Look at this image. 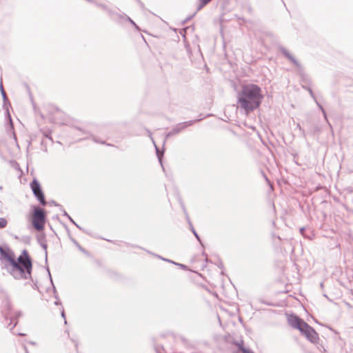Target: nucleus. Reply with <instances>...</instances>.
Here are the masks:
<instances>
[{
  "mask_svg": "<svg viewBox=\"0 0 353 353\" xmlns=\"http://www.w3.org/2000/svg\"><path fill=\"white\" fill-rule=\"evenodd\" d=\"M0 261L14 279L26 280L30 279L32 272V259L27 250H22L21 254L15 258L14 252L8 246L0 245Z\"/></svg>",
  "mask_w": 353,
  "mask_h": 353,
  "instance_id": "obj_1",
  "label": "nucleus"
},
{
  "mask_svg": "<svg viewBox=\"0 0 353 353\" xmlns=\"http://www.w3.org/2000/svg\"><path fill=\"white\" fill-rule=\"evenodd\" d=\"M263 99L261 88L256 84L247 83L238 93L237 104L247 114L257 109Z\"/></svg>",
  "mask_w": 353,
  "mask_h": 353,
  "instance_id": "obj_2",
  "label": "nucleus"
},
{
  "mask_svg": "<svg viewBox=\"0 0 353 353\" xmlns=\"http://www.w3.org/2000/svg\"><path fill=\"white\" fill-rule=\"evenodd\" d=\"M201 119H202L190 120L188 121H184V122L179 123L178 124H176L170 131H169L168 133L165 134V139H164V141L163 143V149L161 151L159 150V147L156 145L154 141L153 140V138L152 137V134H151L150 131L149 130H147V131L149 134V137L152 139V141L154 143V145L155 147L156 154L158 158L159 162L160 163V164L161 165L163 168V154H164V151H165L164 145L166 142V140L168 138H170L175 134H179V132H181L182 130L187 128L188 127L192 125L196 122L200 121Z\"/></svg>",
  "mask_w": 353,
  "mask_h": 353,
  "instance_id": "obj_3",
  "label": "nucleus"
},
{
  "mask_svg": "<svg viewBox=\"0 0 353 353\" xmlns=\"http://www.w3.org/2000/svg\"><path fill=\"white\" fill-rule=\"evenodd\" d=\"M279 51L282 53V54L288 59L290 62H292L299 70L301 81L303 83V85H310L311 83L310 78L303 72V69L300 63L288 52V50L282 46L279 47Z\"/></svg>",
  "mask_w": 353,
  "mask_h": 353,
  "instance_id": "obj_4",
  "label": "nucleus"
},
{
  "mask_svg": "<svg viewBox=\"0 0 353 353\" xmlns=\"http://www.w3.org/2000/svg\"><path fill=\"white\" fill-rule=\"evenodd\" d=\"M32 226L37 230H43L47 219L46 212L43 209L39 208L35 205L32 206Z\"/></svg>",
  "mask_w": 353,
  "mask_h": 353,
  "instance_id": "obj_5",
  "label": "nucleus"
},
{
  "mask_svg": "<svg viewBox=\"0 0 353 353\" xmlns=\"http://www.w3.org/2000/svg\"><path fill=\"white\" fill-rule=\"evenodd\" d=\"M30 186L32 191L33 195L36 197L40 204L43 206L46 205L47 202L46 201L45 194L39 181L36 178H34L30 182Z\"/></svg>",
  "mask_w": 353,
  "mask_h": 353,
  "instance_id": "obj_6",
  "label": "nucleus"
},
{
  "mask_svg": "<svg viewBox=\"0 0 353 353\" xmlns=\"http://www.w3.org/2000/svg\"><path fill=\"white\" fill-rule=\"evenodd\" d=\"M1 312L3 318L1 320L2 323L4 324L6 327L11 325L13 322L12 318L10 317L12 313V305L8 299L3 301Z\"/></svg>",
  "mask_w": 353,
  "mask_h": 353,
  "instance_id": "obj_7",
  "label": "nucleus"
},
{
  "mask_svg": "<svg viewBox=\"0 0 353 353\" xmlns=\"http://www.w3.org/2000/svg\"><path fill=\"white\" fill-rule=\"evenodd\" d=\"M300 332L311 343L314 344L318 343L319 341V334L308 323L304 324V327Z\"/></svg>",
  "mask_w": 353,
  "mask_h": 353,
  "instance_id": "obj_8",
  "label": "nucleus"
},
{
  "mask_svg": "<svg viewBox=\"0 0 353 353\" xmlns=\"http://www.w3.org/2000/svg\"><path fill=\"white\" fill-rule=\"evenodd\" d=\"M288 321L291 327L294 329L298 330L299 332H301L304 327V324H307V323H306L303 319L294 313L288 316Z\"/></svg>",
  "mask_w": 353,
  "mask_h": 353,
  "instance_id": "obj_9",
  "label": "nucleus"
},
{
  "mask_svg": "<svg viewBox=\"0 0 353 353\" xmlns=\"http://www.w3.org/2000/svg\"><path fill=\"white\" fill-rule=\"evenodd\" d=\"M21 316V311H16L13 314L12 313L10 317L12 318L13 322L11 325H10L8 327H10V330H12L18 323V319Z\"/></svg>",
  "mask_w": 353,
  "mask_h": 353,
  "instance_id": "obj_10",
  "label": "nucleus"
},
{
  "mask_svg": "<svg viewBox=\"0 0 353 353\" xmlns=\"http://www.w3.org/2000/svg\"><path fill=\"white\" fill-rule=\"evenodd\" d=\"M38 241H39L40 245L45 251V261H46V263H48V252H47L48 245H47L46 240L45 237L43 236L41 239H39Z\"/></svg>",
  "mask_w": 353,
  "mask_h": 353,
  "instance_id": "obj_11",
  "label": "nucleus"
},
{
  "mask_svg": "<svg viewBox=\"0 0 353 353\" xmlns=\"http://www.w3.org/2000/svg\"><path fill=\"white\" fill-rule=\"evenodd\" d=\"M45 268H46V271L48 272V275L50 283L52 285V291H53V293H54V299H57V292L56 287L54 286L53 281H52V275H51V273H50V268H49V267L48 265H46L45 267Z\"/></svg>",
  "mask_w": 353,
  "mask_h": 353,
  "instance_id": "obj_12",
  "label": "nucleus"
},
{
  "mask_svg": "<svg viewBox=\"0 0 353 353\" xmlns=\"http://www.w3.org/2000/svg\"><path fill=\"white\" fill-rule=\"evenodd\" d=\"M70 239L71 240V241L77 246V248L79 249V250L80 252H81L82 253L86 254V255H89V252L85 249L83 248L78 242L77 240H75L74 238H72V236H70Z\"/></svg>",
  "mask_w": 353,
  "mask_h": 353,
  "instance_id": "obj_13",
  "label": "nucleus"
},
{
  "mask_svg": "<svg viewBox=\"0 0 353 353\" xmlns=\"http://www.w3.org/2000/svg\"><path fill=\"white\" fill-rule=\"evenodd\" d=\"M0 92H1V96H2V98H3V107L5 108L6 105V102L8 101V97L6 96V92H5V90L3 88V84H2V82L1 81L0 82Z\"/></svg>",
  "mask_w": 353,
  "mask_h": 353,
  "instance_id": "obj_14",
  "label": "nucleus"
},
{
  "mask_svg": "<svg viewBox=\"0 0 353 353\" xmlns=\"http://www.w3.org/2000/svg\"><path fill=\"white\" fill-rule=\"evenodd\" d=\"M90 137H91L92 141L94 142L97 143H101V144H103V145H106L108 146L114 147V145L113 144L108 143H106L104 141H101L98 137H97L96 136L90 134Z\"/></svg>",
  "mask_w": 353,
  "mask_h": 353,
  "instance_id": "obj_15",
  "label": "nucleus"
},
{
  "mask_svg": "<svg viewBox=\"0 0 353 353\" xmlns=\"http://www.w3.org/2000/svg\"><path fill=\"white\" fill-rule=\"evenodd\" d=\"M190 226V229L191 230V232H192V234H194V236H195V238L196 239V240L199 242V243L201 244V245L202 247H203V243L201 239V237L198 234V233L196 232V231L195 230V229L194 228L192 224L191 225H189Z\"/></svg>",
  "mask_w": 353,
  "mask_h": 353,
  "instance_id": "obj_16",
  "label": "nucleus"
},
{
  "mask_svg": "<svg viewBox=\"0 0 353 353\" xmlns=\"http://www.w3.org/2000/svg\"><path fill=\"white\" fill-rule=\"evenodd\" d=\"M128 16L125 14L124 12H119L117 16H116V19H117L118 21H116L117 23H121V21H125L126 20V18L128 17Z\"/></svg>",
  "mask_w": 353,
  "mask_h": 353,
  "instance_id": "obj_17",
  "label": "nucleus"
},
{
  "mask_svg": "<svg viewBox=\"0 0 353 353\" xmlns=\"http://www.w3.org/2000/svg\"><path fill=\"white\" fill-rule=\"evenodd\" d=\"M302 88L304 90H307L310 93V95L314 99V101H316L315 94H314L312 89L309 86V85H302Z\"/></svg>",
  "mask_w": 353,
  "mask_h": 353,
  "instance_id": "obj_18",
  "label": "nucleus"
},
{
  "mask_svg": "<svg viewBox=\"0 0 353 353\" xmlns=\"http://www.w3.org/2000/svg\"><path fill=\"white\" fill-rule=\"evenodd\" d=\"M212 0H199V5L197 6L196 10L199 11L201 10L204 6L208 4Z\"/></svg>",
  "mask_w": 353,
  "mask_h": 353,
  "instance_id": "obj_19",
  "label": "nucleus"
},
{
  "mask_svg": "<svg viewBox=\"0 0 353 353\" xmlns=\"http://www.w3.org/2000/svg\"><path fill=\"white\" fill-rule=\"evenodd\" d=\"M69 221L73 224L78 229H79L80 230L84 232L85 233L88 234H90V233L88 232H87L85 229H83V228H81L79 224H77L76 223V221H74V219L72 218V217H70L69 219Z\"/></svg>",
  "mask_w": 353,
  "mask_h": 353,
  "instance_id": "obj_20",
  "label": "nucleus"
},
{
  "mask_svg": "<svg viewBox=\"0 0 353 353\" xmlns=\"http://www.w3.org/2000/svg\"><path fill=\"white\" fill-rule=\"evenodd\" d=\"M116 10H114L112 9H110V8H108L107 10V12L108 14V15L110 17V18L114 21H118L117 19H116L115 17H114V13L115 12Z\"/></svg>",
  "mask_w": 353,
  "mask_h": 353,
  "instance_id": "obj_21",
  "label": "nucleus"
},
{
  "mask_svg": "<svg viewBox=\"0 0 353 353\" xmlns=\"http://www.w3.org/2000/svg\"><path fill=\"white\" fill-rule=\"evenodd\" d=\"M178 201H179V204H180V205H181V209H182V210H183V212L184 214H187V212H187V210H186V208H185V205H184V203H183V202L182 199H181V196H178Z\"/></svg>",
  "mask_w": 353,
  "mask_h": 353,
  "instance_id": "obj_22",
  "label": "nucleus"
},
{
  "mask_svg": "<svg viewBox=\"0 0 353 353\" xmlns=\"http://www.w3.org/2000/svg\"><path fill=\"white\" fill-rule=\"evenodd\" d=\"M8 225V221L6 218H0V229L5 228Z\"/></svg>",
  "mask_w": 353,
  "mask_h": 353,
  "instance_id": "obj_23",
  "label": "nucleus"
},
{
  "mask_svg": "<svg viewBox=\"0 0 353 353\" xmlns=\"http://www.w3.org/2000/svg\"><path fill=\"white\" fill-rule=\"evenodd\" d=\"M125 21H128L131 23L137 30H139V27L137 25V23L128 16L126 18Z\"/></svg>",
  "mask_w": 353,
  "mask_h": 353,
  "instance_id": "obj_24",
  "label": "nucleus"
},
{
  "mask_svg": "<svg viewBox=\"0 0 353 353\" xmlns=\"http://www.w3.org/2000/svg\"><path fill=\"white\" fill-rule=\"evenodd\" d=\"M7 103H8V105H10V103H9V101H8ZM5 109H6V117L10 120V122L11 124H12V119H11V116H10V114L9 112V110L8 109V107H7V105H6V107L4 108Z\"/></svg>",
  "mask_w": 353,
  "mask_h": 353,
  "instance_id": "obj_25",
  "label": "nucleus"
},
{
  "mask_svg": "<svg viewBox=\"0 0 353 353\" xmlns=\"http://www.w3.org/2000/svg\"><path fill=\"white\" fill-rule=\"evenodd\" d=\"M93 3H94V1ZM95 4L97 6H98L99 8H101V9H103L105 11H107V10L108 8V6H106L105 4H103V3L95 2Z\"/></svg>",
  "mask_w": 353,
  "mask_h": 353,
  "instance_id": "obj_26",
  "label": "nucleus"
},
{
  "mask_svg": "<svg viewBox=\"0 0 353 353\" xmlns=\"http://www.w3.org/2000/svg\"><path fill=\"white\" fill-rule=\"evenodd\" d=\"M43 134L45 137L49 139L50 140L52 141V137H51V131L48 130L43 132Z\"/></svg>",
  "mask_w": 353,
  "mask_h": 353,
  "instance_id": "obj_27",
  "label": "nucleus"
},
{
  "mask_svg": "<svg viewBox=\"0 0 353 353\" xmlns=\"http://www.w3.org/2000/svg\"><path fill=\"white\" fill-rule=\"evenodd\" d=\"M215 264L221 270H223L224 269L223 263L220 259H218L217 262L215 263Z\"/></svg>",
  "mask_w": 353,
  "mask_h": 353,
  "instance_id": "obj_28",
  "label": "nucleus"
},
{
  "mask_svg": "<svg viewBox=\"0 0 353 353\" xmlns=\"http://www.w3.org/2000/svg\"><path fill=\"white\" fill-rule=\"evenodd\" d=\"M174 265H177L179 267H180V268L184 270H188V268L187 265H184V264H182V263H174Z\"/></svg>",
  "mask_w": 353,
  "mask_h": 353,
  "instance_id": "obj_29",
  "label": "nucleus"
},
{
  "mask_svg": "<svg viewBox=\"0 0 353 353\" xmlns=\"http://www.w3.org/2000/svg\"><path fill=\"white\" fill-rule=\"evenodd\" d=\"M245 8L246 9L247 12L250 14H252L253 13V10H252V6L250 5V4H247L245 6Z\"/></svg>",
  "mask_w": 353,
  "mask_h": 353,
  "instance_id": "obj_30",
  "label": "nucleus"
},
{
  "mask_svg": "<svg viewBox=\"0 0 353 353\" xmlns=\"http://www.w3.org/2000/svg\"><path fill=\"white\" fill-rule=\"evenodd\" d=\"M60 210L63 213V216H66L68 219H70V217H71L68 214V212L63 209V206H60Z\"/></svg>",
  "mask_w": 353,
  "mask_h": 353,
  "instance_id": "obj_31",
  "label": "nucleus"
},
{
  "mask_svg": "<svg viewBox=\"0 0 353 353\" xmlns=\"http://www.w3.org/2000/svg\"><path fill=\"white\" fill-rule=\"evenodd\" d=\"M258 301L267 305H274V304H272V303L266 301L262 299H258Z\"/></svg>",
  "mask_w": 353,
  "mask_h": 353,
  "instance_id": "obj_32",
  "label": "nucleus"
},
{
  "mask_svg": "<svg viewBox=\"0 0 353 353\" xmlns=\"http://www.w3.org/2000/svg\"><path fill=\"white\" fill-rule=\"evenodd\" d=\"M296 128L301 132V134L303 135V137H305V130L303 128H302V127L301 126V125L299 123H297L296 125Z\"/></svg>",
  "mask_w": 353,
  "mask_h": 353,
  "instance_id": "obj_33",
  "label": "nucleus"
},
{
  "mask_svg": "<svg viewBox=\"0 0 353 353\" xmlns=\"http://www.w3.org/2000/svg\"><path fill=\"white\" fill-rule=\"evenodd\" d=\"M195 14H196V12H194L192 15L188 16L185 20L183 21V23L185 24V23H187L188 21H190L191 19H192Z\"/></svg>",
  "mask_w": 353,
  "mask_h": 353,
  "instance_id": "obj_34",
  "label": "nucleus"
},
{
  "mask_svg": "<svg viewBox=\"0 0 353 353\" xmlns=\"http://www.w3.org/2000/svg\"><path fill=\"white\" fill-rule=\"evenodd\" d=\"M322 114L323 115V117L324 119L326 120V121L327 122L328 125H330V128H332V125H330V123L328 122V119H327V113L325 112V110H323L322 111Z\"/></svg>",
  "mask_w": 353,
  "mask_h": 353,
  "instance_id": "obj_35",
  "label": "nucleus"
},
{
  "mask_svg": "<svg viewBox=\"0 0 353 353\" xmlns=\"http://www.w3.org/2000/svg\"><path fill=\"white\" fill-rule=\"evenodd\" d=\"M322 114L323 115V117L324 119L326 120V121L327 122L328 125H330V128H332V125H330V123L328 122V119H327V113L325 112V110H323L322 111Z\"/></svg>",
  "mask_w": 353,
  "mask_h": 353,
  "instance_id": "obj_36",
  "label": "nucleus"
},
{
  "mask_svg": "<svg viewBox=\"0 0 353 353\" xmlns=\"http://www.w3.org/2000/svg\"><path fill=\"white\" fill-rule=\"evenodd\" d=\"M50 205H54V206H57V207H59L61 206L59 203H58L57 201H54V200H51L48 202Z\"/></svg>",
  "mask_w": 353,
  "mask_h": 353,
  "instance_id": "obj_37",
  "label": "nucleus"
},
{
  "mask_svg": "<svg viewBox=\"0 0 353 353\" xmlns=\"http://www.w3.org/2000/svg\"><path fill=\"white\" fill-rule=\"evenodd\" d=\"M158 257L161 259H162L163 261H167L168 263H172L174 264V263H176L175 261H172V260H170V259H165L161 256H158Z\"/></svg>",
  "mask_w": 353,
  "mask_h": 353,
  "instance_id": "obj_38",
  "label": "nucleus"
},
{
  "mask_svg": "<svg viewBox=\"0 0 353 353\" xmlns=\"http://www.w3.org/2000/svg\"><path fill=\"white\" fill-rule=\"evenodd\" d=\"M61 316L64 319V323L66 324L67 323V321H66V319H65V313L64 310H63V307H62V310H61Z\"/></svg>",
  "mask_w": 353,
  "mask_h": 353,
  "instance_id": "obj_39",
  "label": "nucleus"
},
{
  "mask_svg": "<svg viewBox=\"0 0 353 353\" xmlns=\"http://www.w3.org/2000/svg\"><path fill=\"white\" fill-rule=\"evenodd\" d=\"M242 352H243V353H254L252 350L246 348V347H243Z\"/></svg>",
  "mask_w": 353,
  "mask_h": 353,
  "instance_id": "obj_40",
  "label": "nucleus"
},
{
  "mask_svg": "<svg viewBox=\"0 0 353 353\" xmlns=\"http://www.w3.org/2000/svg\"><path fill=\"white\" fill-rule=\"evenodd\" d=\"M315 101V103H316L318 108L321 110V112L323 111V110H325L324 108L323 107V105L318 102L316 99V101Z\"/></svg>",
  "mask_w": 353,
  "mask_h": 353,
  "instance_id": "obj_41",
  "label": "nucleus"
},
{
  "mask_svg": "<svg viewBox=\"0 0 353 353\" xmlns=\"http://www.w3.org/2000/svg\"><path fill=\"white\" fill-rule=\"evenodd\" d=\"M56 301H54V305H61V301L59 299V296H57V299H55Z\"/></svg>",
  "mask_w": 353,
  "mask_h": 353,
  "instance_id": "obj_42",
  "label": "nucleus"
},
{
  "mask_svg": "<svg viewBox=\"0 0 353 353\" xmlns=\"http://www.w3.org/2000/svg\"><path fill=\"white\" fill-rule=\"evenodd\" d=\"M33 283V285H32V288L35 290H39V287L37 285V281H32Z\"/></svg>",
  "mask_w": 353,
  "mask_h": 353,
  "instance_id": "obj_43",
  "label": "nucleus"
},
{
  "mask_svg": "<svg viewBox=\"0 0 353 353\" xmlns=\"http://www.w3.org/2000/svg\"><path fill=\"white\" fill-rule=\"evenodd\" d=\"M185 216L186 220H187L189 225H192V222H191V221L190 219L188 214L187 213V214H185Z\"/></svg>",
  "mask_w": 353,
  "mask_h": 353,
  "instance_id": "obj_44",
  "label": "nucleus"
},
{
  "mask_svg": "<svg viewBox=\"0 0 353 353\" xmlns=\"http://www.w3.org/2000/svg\"><path fill=\"white\" fill-rule=\"evenodd\" d=\"M138 4L139 5L140 8L143 10L145 8V5L144 3L141 1H139V2H137Z\"/></svg>",
  "mask_w": 353,
  "mask_h": 353,
  "instance_id": "obj_45",
  "label": "nucleus"
},
{
  "mask_svg": "<svg viewBox=\"0 0 353 353\" xmlns=\"http://www.w3.org/2000/svg\"><path fill=\"white\" fill-rule=\"evenodd\" d=\"M75 128L81 132H82L84 134H88V132L83 131L80 127H75Z\"/></svg>",
  "mask_w": 353,
  "mask_h": 353,
  "instance_id": "obj_46",
  "label": "nucleus"
},
{
  "mask_svg": "<svg viewBox=\"0 0 353 353\" xmlns=\"http://www.w3.org/2000/svg\"><path fill=\"white\" fill-rule=\"evenodd\" d=\"M305 230V228H301L299 231L301 234H303L304 231Z\"/></svg>",
  "mask_w": 353,
  "mask_h": 353,
  "instance_id": "obj_47",
  "label": "nucleus"
},
{
  "mask_svg": "<svg viewBox=\"0 0 353 353\" xmlns=\"http://www.w3.org/2000/svg\"><path fill=\"white\" fill-rule=\"evenodd\" d=\"M314 131H315V132H319V131H320L319 128L318 126H315V127H314Z\"/></svg>",
  "mask_w": 353,
  "mask_h": 353,
  "instance_id": "obj_48",
  "label": "nucleus"
},
{
  "mask_svg": "<svg viewBox=\"0 0 353 353\" xmlns=\"http://www.w3.org/2000/svg\"><path fill=\"white\" fill-rule=\"evenodd\" d=\"M18 336H25L26 334L24 333H22V332H19L17 334Z\"/></svg>",
  "mask_w": 353,
  "mask_h": 353,
  "instance_id": "obj_49",
  "label": "nucleus"
},
{
  "mask_svg": "<svg viewBox=\"0 0 353 353\" xmlns=\"http://www.w3.org/2000/svg\"><path fill=\"white\" fill-rule=\"evenodd\" d=\"M132 248H141L140 247H139L138 245H130Z\"/></svg>",
  "mask_w": 353,
  "mask_h": 353,
  "instance_id": "obj_50",
  "label": "nucleus"
},
{
  "mask_svg": "<svg viewBox=\"0 0 353 353\" xmlns=\"http://www.w3.org/2000/svg\"><path fill=\"white\" fill-rule=\"evenodd\" d=\"M118 13H119V12L115 11V12L114 13V17L116 18V16H117Z\"/></svg>",
  "mask_w": 353,
  "mask_h": 353,
  "instance_id": "obj_51",
  "label": "nucleus"
},
{
  "mask_svg": "<svg viewBox=\"0 0 353 353\" xmlns=\"http://www.w3.org/2000/svg\"><path fill=\"white\" fill-rule=\"evenodd\" d=\"M29 343L31 345H34L36 344V343L34 341H30Z\"/></svg>",
  "mask_w": 353,
  "mask_h": 353,
  "instance_id": "obj_52",
  "label": "nucleus"
},
{
  "mask_svg": "<svg viewBox=\"0 0 353 353\" xmlns=\"http://www.w3.org/2000/svg\"><path fill=\"white\" fill-rule=\"evenodd\" d=\"M24 349H25L26 353H29V352L26 346H24Z\"/></svg>",
  "mask_w": 353,
  "mask_h": 353,
  "instance_id": "obj_53",
  "label": "nucleus"
},
{
  "mask_svg": "<svg viewBox=\"0 0 353 353\" xmlns=\"http://www.w3.org/2000/svg\"><path fill=\"white\" fill-rule=\"evenodd\" d=\"M12 163H13L16 165L19 166V164L15 161H12Z\"/></svg>",
  "mask_w": 353,
  "mask_h": 353,
  "instance_id": "obj_54",
  "label": "nucleus"
},
{
  "mask_svg": "<svg viewBox=\"0 0 353 353\" xmlns=\"http://www.w3.org/2000/svg\"><path fill=\"white\" fill-rule=\"evenodd\" d=\"M64 226H65V228H66V230H67L68 232V233H70V231H69V230H68V228L67 225H64Z\"/></svg>",
  "mask_w": 353,
  "mask_h": 353,
  "instance_id": "obj_55",
  "label": "nucleus"
},
{
  "mask_svg": "<svg viewBox=\"0 0 353 353\" xmlns=\"http://www.w3.org/2000/svg\"><path fill=\"white\" fill-rule=\"evenodd\" d=\"M202 254L205 256H207V254L204 251L203 252Z\"/></svg>",
  "mask_w": 353,
  "mask_h": 353,
  "instance_id": "obj_56",
  "label": "nucleus"
},
{
  "mask_svg": "<svg viewBox=\"0 0 353 353\" xmlns=\"http://www.w3.org/2000/svg\"><path fill=\"white\" fill-rule=\"evenodd\" d=\"M72 342L75 343V346L77 347V343H76V341L73 339H72Z\"/></svg>",
  "mask_w": 353,
  "mask_h": 353,
  "instance_id": "obj_57",
  "label": "nucleus"
},
{
  "mask_svg": "<svg viewBox=\"0 0 353 353\" xmlns=\"http://www.w3.org/2000/svg\"><path fill=\"white\" fill-rule=\"evenodd\" d=\"M3 190V186L0 185V190Z\"/></svg>",
  "mask_w": 353,
  "mask_h": 353,
  "instance_id": "obj_58",
  "label": "nucleus"
},
{
  "mask_svg": "<svg viewBox=\"0 0 353 353\" xmlns=\"http://www.w3.org/2000/svg\"><path fill=\"white\" fill-rule=\"evenodd\" d=\"M157 353H159V352L157 350Z\"/></svg>",
  "mask_w": 353,
  "mask_h": 353,
  "instance_id": "obj_59",
  "label": "nucleus"
}]
</instances>
